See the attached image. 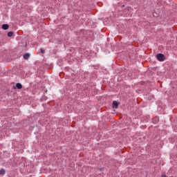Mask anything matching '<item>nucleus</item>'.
Segmentation results:
<instances>
[{
  "label": "nucleus",
  "instance_id": "f257e3e1",
  "mask_svg": "<svg viewBox=\"0 0 177 177\" xmlns=\"http://www.w3.org/2000/svg\"><path fill=\"white\" fill-rule=\"evenodd\" d=\"M156 59L158 62H164L165 60V56L163 54L159 53L156 55Z\"/></svg>",
  "mask_w": 177,
  "mask_h": 177
},
{
  "label": "nucleus",
  "instance_id": "6e6552de",
  "mask_svg": "<svg viewBox=\"0 0 177 177\" xmlns=\"http://www.w3.org/2000/svg\"><path fill=\"white\" fill-rule=\"evenodd\" d=\"M8 37H13V32H8Z\"/></svg>",
  "mask_w": 177,
  "mask_h": 177
},
{
  "label": "nucleus",
  "instance_id": "20e7f679",
  "mask_svg": "<svg viewBox=\"0 0 177 177\" xmlns=\"http://www.w3.org/2000/svg\"><path fill=\"white\" fill-rule=\"evenodd\" d=\"M158 121H159L158 117H156L155 118H153V119L152 120V122H153V124H157V123L158 122Z\"/></svg>",
  "mask_w": 177,
  "mask_h": 177
},
{
  "label": "nucleus",
  "instance_id": "0eeeda50",
  "mask_svg": "<svg viewBox=\"0 0 177 177\" xmlns=\"http://www.w3.org/2000/svg\"><path fill=\"white\" fill-rule=\"evenodd\" d=\"M5 169H1V170H0V175H5Z\"/></svg>",
  "mask_w": 177,
  "mask_h": 177
},
{
  "label": "nucleus",
  "instance_id": "7ed1b4c3",
  "mask_svg": "<svg viewBox=\"0 0 177 177\" xmlns=\"http://www.w3.org/2000/svg\"><path fill=\"white\" fill-rule=\"evenodd\" d=\"M120 104L119 102L117 101H113V109H117V107H118V105Z\"/></svg>",
  "mask_w": 177,
  "mask_h": 177
},
{
  "label": "nucleus",
  "instance_id": "f03ea898",
  "mask_svg": "<svg viewBox=\"0 0 177 177\" xmlns=\"http://www.w3.org/2000/svg\"><path fill=\"white\" fill-rule=\"evenodd\" d=\"M16 88H17V89H21L23 88V85H21V83H17L15 86H13V89H16Z\"/></svg>",
  "mask_w": 177,
  "mask_h": 177
},
{
  "label": "nucleus",
  "instance_id": "39448f33",
  "mask_svg": "<svg viewBox=\"0 0 177 177\" xmlns=\"http://www.w3.org/2000/svg\"><path fill=\"white\" fill-rule=\"evenodd\" d=\"M2 28H3V30H8V28H9V25H8V24H3L2 25Z\"/></svg>",
  "mask_w": 177,
  "mask_h": 177
},
{
  "label": "nucleus",
  "instance_id": "1a4fd4ad",
  "mask_svg": "<svg viewBox=\"0 0 177 177\" xmlns=\"http://www.w3.org/2000/svg\"><path fill=\"white\" fill-rule=\"evenodd\" d=\"M41 53H45V50L43 48H41Z\"/></svg>",
  "mask_w": 177,
  "mask_h": 177
},
{
  "label": "nucleus",
  "instance_id": "423d86ee",
  "mask_svg": "<svg viewBox=\"0 0 177 177\" xmlns=\"http://www.w3.org/2000/svg\"><path fill=\"white\" fill-rule=\"evenodd\" d=\"M28 57H30V54L26 53L25 55H24V59H25L26 60H27Z\"/></svg>",
  "mask_w": 177,
  "mask_h": 177
}]
</instances>
